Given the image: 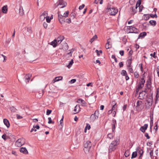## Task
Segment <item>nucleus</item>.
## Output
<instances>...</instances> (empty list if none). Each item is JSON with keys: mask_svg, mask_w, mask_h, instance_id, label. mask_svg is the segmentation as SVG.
Listing matches in <instances>:
<instances>
[{"mask_svg": "<svg viewBox=\"0 0 159 159\" xmlns=\"http://www.w3.org/2000/svg\"><path fill=\"white\" fill-rule=\"evenodd\" d=\"M110 39H109L107 41V43L105 45V48L106 49H109L110 48H111V44H109L110 41H109L110 40Z\"/></svg>", "mask_w": 159, "mask_h": 159, "instance_id": "nucleus-25", "label": "nucleus"}, {"mask_svg": "<svg viewBox=\"0 0 159 159\" xmlns=\"http://www.w3.org/2000/svg\"><path fill=\"white\" fill-rule=\"evenodd\" d=\"M159 98V88L157 89V92L156 94V101Z\"/></svg>", "mask_w": 159, "mask_h": 159, "instance_id": "nucleus-34", "label": "nucleus"}, {"mask_svg": "<svg viewBox=\"0 0 159 159\" xmlns=\"http://www.w3.org/2000/svg\"><path fill=\"white\" fill-rule=\"evenodd\" d=\"M46 21L48 23H50L51 21V19L50 18V17L49 16H48V15L46 18Z\"/></svg>", "mask_w": 159, "mask_h": 159, "instance_id": "nucleus-41", "label": "nucleus"}, {"mask_svg": "<svg viewBox=\"0 0 159 159\" xmlns=\"http://www.w3.org/2000/svg\"><path fill=\"white\" fill-rule=\"evenodd\" d=\"M146 32H143L141 33L139 35L138 39L140 38L142 39L146 35Z\"/></svg>", "mask_w": 159, "mask_h": 159, "instance_id": "nucleus-22", "label": "nucleus"}, {"mask_svg": "<svg viewBox=\"0 0 159 159\" xmlns=\"http://www.w3.org/2000/svg\"><path fill=\"white\" fill-rule=\"evenodd\" d=\"M131 9L132 10L133 12V14H134L136 12V9L137 8H135V7H133L132 8H131Z\"/></svg>", "mask_w": 159, "mask_h": 159, "instance_id": "nucleus-37", "label": "nucleus"}, {"mask_svg": "<svg viewBox=\"0 0 159 159\" xmlns=\"http://www.w3.org/2000/svg\"><path fill=\"white\" fill-rule=\"evenodd\" d=\"M128 29L129 30V33H139V30L134 26H128Z\"/></svg>", "mask_w": 159, "mask_h": 159, "instance_id": "nucleus-7", "label": "nucleus"}, {"mask_svg": "<svg viewBox=\"0 0 159 159\" xmlns=\"http://www.w3.org/2000/svg\"><path fill=\"white\" fill-rule=\"evenodd\" d=\"M48 15V11H45L42 12L39 16V18L42 21L44 20L45 18Z\"/></svg>", "mask_w": 159, "mask_h": 159, "instance_id": "nucleus-8", "label": "nucleus"}, {"mask_svg": "<svg viewBox=\"0 0 159 159\" xmlns=\"http://www.w3.org/2000/svg\"><path fill=\"white\" fill-rule=\"evenodd\" d=\"M137 155L136 151L133 152L132 154L131 158L133 159L135 158L137 156Z\"/></svg>", "mask_w": 159, "mask_h": 159, "instance_id": "nucleus-30", "label": "nucleus"}, {"mask_svg": "<svg viewBox=\"0 0 159 159\" xmlns=\"http://www.w3.org/2000/svg\"><path fill=\"white\" fill-rule=\"evenodd\" d=\"M66 55L67 56V57H71L72 56V52L71 51H70V52L66 54Z\"/></svg>", "mask_w": 159, "mask_h": 159, "instance_id": "nucleus-49", "label": "nucleus"}, {"mask_svg": "<svg viewBox=\"0 0 159 159\" xmlns=\"http://www.w3.org/2000/svg\"><path fill=\"white\" fill-rule=\"evenodd\" d=\"M152 144V142H148L147 143V145L149 147H150Z\"/></svg>", "mask_w": 159, "mask_h": 159, "instance_id": "nucleus-63", "label": "nucleus"}, {"mask_svg": "<svg viewBox=\"0 0 159 159\" xmlns=\"http://www.w3.org/2000/svg\"><path fill=\"white\" fill-rule=\"evenodd\" d=\"M74 111L76 113H78L80 111V107L79 105H76L74 109Z\"/></svg>", "mask_w": 159, "mask_h": 159, "instance_id": "nucleus-17", "label": "nucleus"}, {"mask_svg": "<svg viewBox=\"0 0 159 159\" xmlns=\"http://www.w3.org/2000/svg\"><path fill=\"white\" fill-rule=\"evenodd\" d=\"M20 151L25 154H27L28 153V152L26 148L24 147H22L20 148Z\"/></svg>", "mask_w": 159, "mask_h": 159, "instance_id": "nucleus-16", "label": "nucleus"}, {"mask_svg": "<svg viewBox=\"0 0 159 159\" xmlns=\"http://www.w3.org/2000/svg\"><path fill=\"white\" fill-rule=\"evenodd\" d=\"M90 129V125L89 124H87L85 128V131L86 129Z\"/></svg>", "mask_w": 159, "mask_h": 159, "instance_id": "nucleus-44", "label": "nucleus"}, {"mask_svg": "<svg viewBox=\"0 0 159 159\" xmlns=\"http://www.w3.org/2000/svg\"><path fill=\"white\" fill-rule=\"evenodd\" d=\"M74 63L73 60V59H72L71 61L70 62L69 64L67 66L68 68L70 67Z\"/></svg>", "mask_w": 159, "mask_h": 159, "instance_id": "nucleus-35", "label": "nucleus"}, {"mask_svg": "<svg viewBox=\"0 0 159 159\" xmlns=\"http://www.w3.org/2000/svg\"><path fill=\"white\" fill-rule=\"evenodd\" d=\"M43 25L44 28L45 29H46L48 27V25L45 22H44L43 24Z\"/></svg>", "mask_w": 159, "mask_h": 159, "instance_id": "nucleus-54", "label": "nucleus"}, {"mask_svg": "<svg viewBox=\"0 0 159 159\" xmlns=\"http://www.w3.org/2000/svg\"><path fill=\"white\" fill-rule=\"evenodd\" d=\"M150 156L151 157V158H153L154 157H153V150H151L150 151Z\"/></svg>", "mask_w": 159, "mask_h": 159, "instance_id": "nucleus-52", "label": "nucleus"}, {"mask_svg": "<svg viewBox=\"0 0 159 159\" xmlns=\"http://www.w3.org/2000/svg\"><path fill=\"white\" fill-rule=\"evenodd\" d=\"M119 65L120 67H122L123 66V64L122 62H120Z\"/></svg>", "mask_w": 159, "mask_h": 159, "instance_id": "nucleus-62", "label": "nucleus"}, {"mask_svg": "<svg viewBox=\"0 0 159 159\" xmlns=\"http://www.w3.org/2000/svg\"><path fill=\"white\" fill-rule=\"evenodd\" d=\"M153 101V97L152 96H149L147 100V102L148 105V107L151 106L152 104Z\"/></svg>", "mask_w": 159, "mask_h": 159, "instance_id": "nucleus-11", "label": "nucleus"}, {"mask_svg": "<svg viewBox=\"0 0 159 159\" xmlns=\"http://www.w3.org/2000/svg\"><path fill=\"white\" fill-rule=\"evenodd\" d=\"M97 38V36L96 35H95L92 38L90 39V41L91 42V43H92L93 42L94 39H96Z\"/></svg>", "mask_w": 159, "mask_h": 159, "instance_id": "nucleus-38", "label": "nucleus"}, {"mask_svg": "<svg viewBox=\"0 0 159 159\" xmlns=\"http://www.w3.org/2000/svg\"><path fill=\"white\" fill-rule=\"evenodd\" d=\"M121 74L122 75L125 76V75H126L127 74L126 71L125 70H123L122 71Z\"/></svg>", "mask_w": 159, "mask_h": 159, "instance_id": "nucleus-40", "label": "nucleus"}, {"mask_svg": "<svg viewBox=\"0 0 159 159\" xmlns=\"http://www.w3.org/2000/svg\"><path fill=\"white\" fill-rule=\"evenodd\" d=\"M66 22L68 23H70L71 22V20L70 18L67 19H66Z\"/></svg>", "mask_w": 159, "mask_h": 159, "instance_id": "nucleus-60", "label": "nucleus"}, {"mask_svg": "<svg viewBox=\"0 0 159 159\" xmlns=\"http://www.w3.org/2000/svg\"><path fill=\"white\" fill-rule=\"evenodd\" d=\"M128 68V71L131 73H133L134 71L132 69L131 66H127Z\"/></svg>", "mask_w": 159, "mask_h": 159, "instance_id": "nucleus-29", "label": "nucleus"}, {"mask_svg": "<svg viewBox=\"0 0 159 159\" xmlns=\"http://www.w3.org/2000/svg\"><path fill=\"white\" fill-rule=\"evenodd\" d=\"M76 81V80L75 79H73L70 80V82L71 84H73Z\"/></svg>", "mask_w": 159, "mask_h": 159, "instance_id": "nucleus-53", "label": "nucleus"}, {"mask_svg": "<svg viewBox=\"0 0 159 159\" xmlns=\"http://www.w3.org/2000/svg\"><path fill=\"white\" fill-rule=\"evenodd\" d=\"M150 17L152 18H157V16L156 14H155V15L153 14H151L150 15Z\"/></svg>", "mask_w": 159, "mask_h": 159, "instance_id": "nucleus-51", "label": "nucleus"}, {"mask_svg": "<svg viewBox=\"0 0 159 159\" xmlns=\"http://www.w3.org/2000/svg\"><path fill=\"white\" fill-rule=\"evenodd\" d=\"M7 136L5 134H4L2 136V138L3 139L5 140H6Z\"/></svg>", "mask_w": 159, "mask_h": 159, "instance_id": "nucleus-47", "label": "nucleus"}, {"mask_svg": "<svg viewBox=\"0 0 159 159\" xmlns=\"http://www.w3.org/2000/svg\"><path fill=\"white\" fill-rule=\"evenodd\" d=\"M149 23L151 25L155 26L156 24V21L153 20H151L149 21Z\"/></svg>", "mask_w": 159, "mask_h": 159, "instance_id": "nucleus-33", "label": "nucleus"}, {"mask_svg": "<svg viewBox=\"0 0 159 159\" xmlns=\"http://www.w3.org/2000/svg\"><path fill=\"white\" fill-rule=\"evenodd\" d=\"M69 13V11H67L63 14V15H62V16H63L64 17H67Z\"/></svg>", "mask_w": 159, "mask_h": 159, "instance_id": "nucleus-36", "label": "nucleus"}, {"mask_svg": "<svg viewBox=\"0 0 159 159\" xmlns=\"http://www.w3.org/2000/svg\"><path fill=\"white\" fill-rule=\"evenodd\" d=\"M3 122L4 123V124L8 128L10 127V123L9 122V121L7 119H4Z\"/></svg>", "mask_w": 159, "mask_h": 159, "instance_id": "nucleus-18", "label": "nucleus"}, {"mask_svg": "<svg viewBox=\"0 0 159 159\" xmlns=\"http://www.w3.org/2000/svg\"><path fill=\"white\" fill-rule=\"evenodd\" d=\"M156 52H154L153 53H151L150 54V56L152 57H153L154 58H156Z\"/></svg>", "mask_w": 159, "mask_h": 159, "instance_id": "nucleus-61", "label": "nucleus"}, {"mask_svg": "<svg viewBox=\"0 0 159 159\" xmlns=\"http://www.w3.org/2000/svg\"><path fill=\"white\" fill-rule=\"evenodd\" d=\"M118 144V141L117 140H116L113 141L110 144L109 147V152H112L115 150L117 148V146Z\"/></svg>", "mask_w": 159, "mask_h": 159, "instance_id": "nucleus-1", "label": "nucleus"}, {"mask_svg": "<svg viewBox=\"0 0 159 159\" xmlns=\"http://www.w3.org/2000/svg\"><path fill=\"white\" fill-rule=\"evenodd\" d=\"M48 124H51V123H52V124H54V122L52 121L51 117H48Z\"/></svg>", "mask_w": 159, "mask_h": 159, "instance_id": "nucleus-39", "label": "nucleus"}, {"mask_svg": "<svg viewBox=\"0 0 159 159\" xmlns=\"http://www.w3.org/2000/svg\"><path fill=\"white\" fill-rule=\"evenodd\" d=\"M156 71L157 72L158 76L159 77V66H158L157 67V68L156 69Z\"/></svg>", "mask_w": 159, "mask_h": 159, "instance_id": "nucleus-57", "label": "nucleus"}, {"mask_svg": "<svg viewBox=\"0 0 159 159\" xmlns=\"http://www.w3.org/2000/svg\"><path fill=\"white\" fill-rule=\"evenodd\" d=\"M107 137L110 139H111L113 138V135L111 134H108L107 135Z\"/></svg>", "mask_w": 159, "mask_h": 159, "instance_id": "nucleus-45", "label": "nucleus"}, {"mask_svg": "<svg viewBox=\"0 0 159 159\" xmlns=\"http://www.w3.org/2000/svg\"><path fill=\"white\" fill-rule=\"evenodd\" d=\"M27 30L29 33H31L32 32V31L30 28H28Z\"/></svg>", "mask_w": 159, "mask_h": 159, "instance_id": "nucleus-64", "label": "nucleus"}, {"mask_svg": "<svg viewBox=\"0 0 159 159\" xmlns=\"http://www.w3.org/2000/svg\"><path fill=\"white\" fill-rule=\"evenodd\" d=\"M7 11V6H4L2 9V11L4 13H6Z\"/></svg>", "mask_w": 159, "mask_h": 159, "instance_id": "nucleus-26", "label": "nucleus"}, {"mask_svg": "<svg viewBox=\"0 0 159 159\" xmlns=\"http://www.w3.org/2000/svg\"><path fill=\"white\" fill-rule=\"evenodd\" d=\"M62 79V77L61 76L56 77L53 80L52 82L53 83H55L56 82L58 81L59 80H61Z\"/></svg>", "mask_w": 159, "mask_h": 159, "instance_id": "nucleus-19", "label": "nucleus"}, {"mask_svg": "<svg viewBox=\"0 0 159 159\" xmlns=\"http://www.w3.org/2000/svg\"><path fill=\"white\" fill-rule=\"evenodd\" d=\"M155 125L154 127V129L156 130V131L158 129V122H157L155 123Z\"/></svg>", "mask_w": 159, "mask_h": 159, "instance_id": "nucleus-43", "label": "nucleus"}, {"mask_svg": "<svg viewBox=\"0 0 159 159\" xmlns=\"http://www.w3.org/2000/svg\"><path fill=\"white\" fill-rule=\"evenodd\" d=\"M52 110H47L46 112V114L48 115H49L52 112Z\"/></svg>", "mask_w": 159, "mask_h": 159, "instance_id": "nucleus-50", "label": "nucleus"}, {"mask_svg": "<svg viewBox=\"0 0 159 159\" xmlns=\"http://www.w3.org/2000/svg\"><path fill=\"white\" fill-rule=\"evenodd\" d=\"M149 15H144V18L145 20H147L149 19Z\"/></svg>", "mask_w": 159, "mask_h": 159, "instance_id": "nucleus-46", "label": "nucleus"}, {"mask_svg": "<svg viewBox=\"0 0 159 159\" xmlns=\"http://www.w3.org/2000/svg\"><path fill=\"white\" fill-rule=\"evenodd\" d=\"M84 6H85V5L84 4H82V5L80 6L79 7V9L80 10H81V9H83L84 7Z\"/></svg>", "mask_w": 159, "mask_h": 159, "instance_id": "nucleus-58", "label": "nucleus"}, {"mask_svg": "<svg viewBox=\"0 0 159 159\" xmlns=\"http://www.w3.org/2000/svg\"><path fill=\"white\" fill-rule=\"evenodd\" d=\"M58 17L59 21L61 23H63L65 22V19L62 15L60 14V12L59 11H58Z\"/></svg>", "mask_w": 159, "mask_h": 159, "instance_id": "nucleus-10", "label": "nucleus"}, {"mask_svg": "<svg viewBox=\"0 0 159 159\" xmlns=\"http://www.w3.org/2000/svg\"><path fill=\"white\" fill-rule=\"evenodd\" d=\"M136 150L137 151L139 154H140V155L139 156V158H141L142 156V155L143 153V151L142 149H141L139 147L137 148L136 149Z\"/></svg>", "mask_w": 159, "mask_h": 159, "instance_id": "nucleus-15", "label": "nucleus"}, {"mask_svg": "<svg viewBox=\"0 0 159 159\" xmlns=\"http://www.w3.org/2000/svg\"><path fill=\"white\" fill-rule=\"evenodd\" d=\"M142 104V102L141 101L138 100L137 102L136 107L138 108H140Z\"/></svg>", "mask_w": 159, "mask_h": 159, "instance_id": "nucleus-23", "label": "nucleus"}, {"mask_svg": "<svg viewBox=\"0 0 159 159\" xmlns=\"http://www.w3.org/2000/svg\"><path fill=\"white\" fill-rule=\"evenodd\" d=\"M148 127V124H145L143 126L140 127V130L143 133H144L145 132V130L147 129Z\"/></svg>", "mask_w": 159, "mask_h": 159, "instance_id": "nucleus-12", "label": "nucleus"}, {"mask_svg": "<svg viewBox=\"0 0 159 159\" xmlns=\"http://www.w3.org/2000/svg\"><path fill=\"white\" fill-rule=\"evenodd\" d=\"M49 44L52 45L54 48L56 47L57 46V45L58 44L56 42V39H55L53 41L50 43Z\"/></svg>", "mask_w": 159, "mask_h": 159, "instance_id": "nucleus-20", "label": "nucleus"}, {"mask_svg": "<svg viewBox=\"0 0 159 159\" xmlns=\"http://www.w3.org/2000/svg\"><path fill=\"white\" fill-rule=\"evenodd\" d=\"M134 77L136 78H138L139 76V75L138 74V73L137 72H135L134 73Z\"/></svg>", "mask_w": 159, "mask_h": 159, "instance_id": "nucleus-42", "label": "nucleus"}, {"mask_svg": "<svg viewBox=\"0 0 159 159\" xmlns=\"http://www.w3.org/2000/svg\"><path fill=\"white\" fill-rule=\"evenodd\" d=\"M99 111L98 110L95 111L94 113L91 115L90 117V120L91 121L94 122L98 118Z\"/></svg>", "mask_w": 159, "mask_h": 159, "instance_id": "nucleus-4", "label": "nucleus"}, {"mask_svg": "<svg viewBox=\"0 0 159 159\" xmlns=\"http://www.w3.org/2000/svg\"><path fill=\"white\" fill-rule=\"evenodd\" d=\"M25 143V139L23 138L18 139L15 143L16 145L18 147H20Z\"/></svg>", "mask_w": 159, "mask_h": 159, "instance_id": "nucleus-5", "label": "nucleus"}, {"mask_svg": "<svg viewBox=\"0 0 159 159\" xmlns=\"http://www.w3.org/2000/svg\"><path fill=\"white\" fill-rule=\"evenodd\" d=\"M132 62V58L131 57H129V59L127 60V66H130Z\"/></svg>", "mask_w": 159, "mask_h": 159, "instance_id": "nucleus-27", "label": "nucleus"}, {"mask_svg": "<svg viewBox=\"0 0 159 159\" xmlns=\"http://www.w3.org/2000/svg\"><path fill=\"white\" fill-rule=\"evenodd\" d=\"M145 83V80L143 78H142L136 86V94H137L139 90L143 87Z\"/></svg>", "mask_w": 159, "mask_h": 159, "instance_id": "nucleus-3", "label": "nucleus"}, {"mask_svg": "<svg viewBox=\"0 0 159 159\" xmlns=\"http://www.w3.org/2000/svg\"><path fill=\"white\" fill-rule=\"evenodd\" d=\"M66 5V3L63 0H59L57 6L59 8H61L65 7Z\"/></svg>", "mask_w": 159, "mask_h": 159, "instance_id": "nucleus-6", "label": "nucleus"}, {"mask_svg": "<svg viewBox=\"0 0 159 159\" xmlns=\"http://www.w3.org/2000/svg\"><path fill=\"white\" fill-rule=\"evenodd\" d=\"M141 0H138L137 2L136 7H135V8H137L138 7H139L141 4Z\"/></svg>", "mask_w": 159, "mask_h": 159, "instance_id": "nucleus-31", "label": "nucleus"}, {"mask_svg": "<svg viewBox=\"0 0 159 159\" xmlns=\"http://www.w3.org/2000/svg\"><path fill=\"white\" fill-rule=\"evenodd\" d=\"M19 14L20 15H23L24 14V10L22 7H20L19 9Z\"/></svg>", "mask_w": 159, "mask_h": 159, "instance_id": "nucleus-28", "label": "nucleus"}, {"mask_svg": "<svg viewBox=\"0 0 159 159\" xmlns=\"http://www.w3.org/2000/svg\"><path fill=\"white\" fill-rule=\"evenodd\" d=\"M30 76L31 75L30 74H28L26 75L25 77V81L26 83L29 82V80L30 79Z\"/></svg>", "mask_w": 159, "mask_h": 159, "instance_id": "nucleus-24", "label": "nucleus"}, {"mask_svg": "<svg viewBox=\"0 0 159 159\" xmlns=\"http://www.w3.org/2000/svg\"><path fill=\"white\" fill-rule=\"evenodd\" d=\"M81 105L82 106H85L86 105V103L83 100L81 102Z\"/></svg>", "mask_w": 159, "mask_h": 159, "instance_id": "nucleus-48", "label": "nucleus"}, {"mask_svg": "<svg viewBox=\"0 0 159 159\" xmlns=\"http://www.w3.org/2000/svg\"><path fill=\"white\" fill-rule=\"evenodd\" d=\"M116 124V121L115 119H114L112 121V125H115Z\"/></svg>", "mask_w": 159, "mask_h": 159, "instance_id": "nucleus-56", "label": "nucleus"}, {"mask_svg": "<svg viewBox=\"0 0 159 159\" xmlns=\"http://www.w3.org/2000/svg\"><path fill=\"white\" fill-rule=\"evenodd\" d=\"M39 125H34L33 126V128L31 129L30 132H32L33 131H34L35 132L36 131V129H39Z\"/></svg>", "mask_w": 159, "mask_h": 159, "instance_id": "nucleus-21", "label": "nucleus"}, {"mask_svg": "<svg viewBox=\"0 0 159 159\" xmlns=\"http://www.w3.org/2000/svg\"><path fill=\"white\" fill-rule=\"evenodd\" d=\"M91 146V143L89 141H87L84 143V150L86 153H88L89 152Z\"/></svg>", "mask_w": 159, "mask_h": 159, "instance_id": "nucleus-2", "label": "nucleus"}, {"mask_svg": "<svg viewBox=\"0 0 159 159\" xmlns=\"http://www.w3.org/2000/svg\"><path fill=\"white\" fill-rule=\"evenodd\" d=\"M16 117H17V118L18 119H21L23 117L20 116V115H18V114H17L16 115Z\"/></svg>", "mask_w": 159, "mask_h": 159, "instance_id": "nucleus-55", "label": "nucleus"}, {"mask_svg": "<svg viewBox=\"0 0 159 159\" xmlns=\"http://www.w3.org/2000/svg\"><path fill=\"white\" fill-rule=\"evenodd\" d=\"M130 155V152L129 151V150H127L126 151H125V155L126 157H127Z\"/></svg>", "mask_w": 159, "mask_h": 159, "instance_id": "nucleus-32", "label": "nucleus"}, {"mask_svg": "<svg viewBox=\"0 0 159 159\" xmlns=\"http://www.w3.org/2000/svg\"><path fill=\"white\" fill-rule=\"evenodd\" d=\"M111 104L112 105V111H114V112L115 113V110L117 108L116 103L115 101H114L112 102Z\"/></svg>", "mask_w": 159, "mask_h": 159, "instance_id": "nucleus-13", "label": "nucleus"}, {"mask_svg": "<svg viewBox=\"0 0 159 159\" xmlns=\"http://www.w3.org/2000/svg\"><path fill=\"white\" fill-rule=\"evenodd\" d=\"M64 37L63 36H60L59 37H58L56 40V42L58 44H60V43H61V42L64 39Z\"/></svg>", "mask_w": 159, "mask_h": 159, "instance_id": "nucleus-14", "label": "nucleus"}, {"mask_svg": "<svg viewBox=\"0 0 159 159\" xmlns=\"http://www.w3.org/2000/svg\"><path fill=\"white\" fill-rule=\"evenodd\" d=\"M145 136L146 137L147 139H149L150 138V136L148 135V133H145Z\"/></svg>", "mask_w": 159, "mask_h": 159, "instance_id": "nucleus-59", "label": "nucleus"}, {"mask_svg": "<svg viewBox=\"0 0 159 159\" xmlns=\"http://www.w3.org/2000/svg\"><path fill=\"white\" fill-rule=\"evenodd\" d=\"M108 11L112 15H115L117 12L118 10L114 8H111L108 9Z\"/></svg>", "mask_w": 159, "mask_h": 159, "instance_id": "nucleus-9", "label": "nucleus"}]
</instances>
